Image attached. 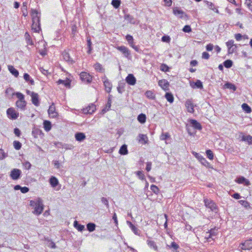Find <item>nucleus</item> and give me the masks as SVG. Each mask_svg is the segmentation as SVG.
Listing matches in <instances>:
<instances>
[{
  "instance_id": "obj_1",
  "label": "nucleus",
  "mask_w": 252,
  "mask_h": 252,
  "mask_svg": "<svg viewBox=\"0 0 252 252\" xmlns=\"http://www.w3.org/2000/svg\"><path fill=\"white\" fill-rule=\"evenodd\" d=\"M32 30L34 32H38L41 30L40 23V13L37 10L33 9L32 12Z\"/></svg>"
},
{
  "instance_id": "obj_2",
  "label": "nucleus",
  "mask_w": 252,
  "mask_h": 252,
  "mask_svg": "<svg viewBox=\"0 0 252 252\" xmlns=\"http://www.w3.org/2000/svg\"><path fill=\"white\" fill-rule=\"evenodd\" d=\"M30 206L34 209L33 212L34 214L38 216L42 213L44 206L42 200L40 198H36L34 200H31L30 201Z\"/></svg>"
},
{
  "instance_id": "obj_3",
  "label": "nucleus",
  "mask_w": 252,
  "mask_h": 252,
  "mask_svg": "<svg viewBox=\"0 0 252 252\" xmlns=\"http://www.w3.org/2000/svg\"><path fill=\"white\" fill-rule=\"evenodd\" d=\"M188 122L189 125H186V129L189 135H193L195 134V132L191 131L190 126L195 130H201L202 129L201 125L196 120L190 119L188 120Z\"/></svg>"
},
{
  "instance_id": "obj_4",
  "label": "nucleus",
  "mask_w": 252,
  "mask_h": 252,
  "mask_svg": "<svg viewBox=\"0 0 252 252\" xmlns=\"http://www.w3.org/2000/svg\"><path fill=\"white\" fill-rule=\"evenodd\" d=\"M13 95H15L18 98L16 102V106L21 110H25L27 105V102L25 100V95L20 92L14 93Z\"/></svg>"
},
{
  "instance_id": "obj_5",
  "label": "nucleus",
  "mask_w": 252,
  "mask_h": 252,
  "mask_svg": "<svg viewBox=\"0 0 252 252\" xmlns=\"http://www.w3.org/2000/svg\"><path fill=\"white\" fill-rule=\"evenodd\" d=\"M238 248L242 250V252H252V239L247 240L240 244Z\"/></svg>"
},
{
  "instance_id": "obj_6",
  "label": "nucleus",
  "mask_w": 252,
  "mask_h": 252,
  "mask_svg": "<svg viewBox=\"0 0 252 252\" xmlns=\"http://www.w3.org/2000/svg\"><path fill=\"white\" fill-rule=\"evenodd\" d=\"M205 206L210 209L212 211L217 213L218 211V207L214 201L206 198L204 200Z\"/></svg>"
},
{
  "instance_id": "obj_7",
  "label": "nucleus",
  "mask_w": 252,
  "mask_h": 252,
  "mask_svg": "<svg viewBox=\"0 0 252 252\" xmlns=\"http://www.w3.org/2000/svg\"><path fill=\"white\" fill-rule=\"evenodd\" d=\"M79 76L81 80L86 84H89L92 81V76L87 72H81Z\"/></svg>"
},
{
  "instance_id": "obj_8",
  "label": "nucleus",
  "mask_w": 252,
  "mask_h": 252,
  "mask_svg": "<svg viewBox=\"0 0 252 252\" xmlns=\"http://www.w3.org/2000/svg\"><path fill=\"white\" fill-rule=\"evenodd\" d=\"M6 114L8 117L11 120H15L19 117V113L16 111L13 107L7 109Z\"/></svg>"
},
{
  "instance_id": "obj_9",
  "label": "nucleus",
  "mask_w": 252,
  "mask_h": 252,
  "mask_svg": "<svg viewBox=\"0 0 252 252\" xmlns=\"http://www.w3.org/2000/svg\"><path fill=\"white\" fill-rule=\"evenodd\" d=\"M102 81L105 87V90L107 93H110L111 91L112 84L105 75L102 78Z\"/></svg>"
},
{
  "instance_id": "obj_10",
  "label": "nucleus",
  "mask_w": 252,
  "mask_h": 252,
  "mask_svg": "<svg viewBox=\"0 0 252 252\" xmlns=\"http://www.w3.org/2000/svg\"><path fill=\"white\" fill-rule=\"evenodd\" d=\"M173 14L180 19H186L188 18V15L178 7H174L173 9Z\"/></svg>"
},
{
  "instance_id": "obj_11",
  "label": "nucleus",
  "mask_w": 252,
  "mask_h": 252,
  "mask_svg": "<svg viewBox=\"0 0 252 252\" xmlns=\"http://www.w3.org/2000/svg\"><path fill=\"white\" fill-rule=\"evenodd\" d=\"M117 49L120 51L124 56L127 59H129L130 56V51L128 48L125 46H120L116 47Z\"/></svg>"
},
{
  "instance_id": "obj_12",
  "label": "nucleus",
  "mask_w": 252,
  "mask_h": 252,
  "mask_svg": "<svg viewBox=\"0 0 252 252\" xmlns=\"http://www.w3.org/2000/svg\"><path fill=\"white\" fill-rule=\"evenodd\" d=\"M21 173L22 172L20 169L14 168L11 171L10 176L12 179L16 180L20 178Z\"/></svg>"
},
{
  "instance_id": "obj_13",
  "label": "nucleus",
  "mask_w": 252,
  "mask_h": 252,
  "mask_svg": "<svg viewBox=\"0 0 252 252\" xmlns=\"http://www.w3.org/2000/svg\"><path fill=\"white\" fill-rule=\"evenodd\" d=\"M96 109V106L94 104L92 103L89 106L82 109V113L84 114H92Z\"/></svg>"
},
{
  "instance_id": "obj_14",
  "label": "nucleus",
  "mask_w": 252,
  "mask_h": 252,
  "mask_svg": "<svg viewBox=\"0 0 252 252\" xmlns=\"http://www.w3.org/2000/svg\"><path fill=\"white\" fill-rule=\"evenodd\" d=\"M185 107L187 109L188 112L190 113H193L194 112V105L191 99H188L185 102Z\"/></svg>"
},
{
  "instance_id": "obj_15",
  "label": "nucleus",
  "mask_w": 252,
  "mask_h": 252,
  "mask_svg": "<svg viewBox=\"0 0 252 252\" xmlns=\"http://www.w3.org/2000/svg\"><path fill=\"white\" fill-rule=\"evenodd\" d=\"M126 39L130 47L133 48L135 51H138V47L134 44V39L132 36L130 34H127L126 36Z\"/></svg>"
},
{
  "instance_id": "obj_16",
  "label": "nucleus",
  "mask_w": 252,
  "mask_h": 252,
  "mask_svg": "<svg viewBox=\"0 0 252 252\" xmlns=\"http://www.w3.org/2000/svg\"><path fill=\"white\" fill-rule=\"evenodd\" d=\"M235 182L238 184H244L247 186H248L251 184L250 181L243 176H240L236 178Z\"/></svg>"
},
{
  "instance_id": "obj_17",
  "label": "nucleus",
  "mask_w": 252,
  "mask_h": 252,
  "mask_svg": "<svg viewBox=\"0 0 252 252\" xmlns=\"http://www.w3.org/2000/svg\"><path fill=\"white\" fill-rule=\"evenodd\" d=\"M126 82L130 85H134L136 83V78L132 74H129L126 78Z\"/></svg>"
},
{
  "instance_id": "obj_18",
  "label": "nucleus",
  "mask_w": 252,
  "mask_h": 252,
  "mask_svg": "<svg viewBox=\"0 0 252 252\" xmlns=\"http://www.w3.org/2000/svg\"><path fill=\"white\" fill-rule=\"evenodd\" d=\"M32 101L33 104H34L36 106H38L39 105V95L37 93H32Z\"/></svg>"
},
{
  "instance_id": "obj_19",
  "label": "nucleus",
  "mask_w": 252,
  "mask_h": 252,
  "mask_svg": "<svg viewBox=\"0 0 252 252\" xmlns=\"http://www.w3.org/2000/svg\"><path fill=\"white\" fill-rule=\"evenodd\" d=\"M48 114L52 118H55L57 116V112L56 111L55 106L54 103L49 106L48 110Z\"/></svg>"
},
{
  "instance_id": "obj_20",
  "label": "nucleus",
  "mask_w": 252,
  "mask_h": 252,
  "mask_svg": "<svg viewBox=\"0 0 252 252\" xmlns=\"http://www.w3.org/2000/svg\"><path fill=\"white\" fill-rule=\"evenodd\" d=\"M126 223L128 226L131 228L132 232L136 235H140V231L135 226L132 222H131L129 221H126Z\"/></svg>"
},
{
  "instance_id": "obj_21",
  "label": "nucleus",
  "mask_w": 252,
  "mask_h": 252,
  "mask_svg": "<svg viewBox=\"0 0 252 252\" xmlns=\"http://www.w3.org/2000/svg\"><path fill=\"white\" fill-rule=\"evenodd\" d=\"M85 133L81 132H77L75 134V138L76 141L82 142L86 139Z\"/></svg>"
},
{
  "instance_id": "obj_22",
  "label": "nucleus",
  "mask_w": 252,
  "mask_h": 252,
  "mask_svg": "<svg viewBox=\"0 0 252 252\" xmlns=\"http://www.w3.org/2000/svg\"><path fill=\"white\" fill-rule=\"evenodd\" d=\"M125 20H127L129 23L132 24H138V21L135 19L132 16L129 14H126L125 15Z\"/></svg>"
},
{
  "instance_id": "obj_23",
  "label": "nucleus",
  "mask_w": 252,
  "mask_h": 252,
  "mask_svg": "<svg viewBox=\"0 0 252 252\" xmlns=\"http://www.w3.org/2000/svg\"><path fill=\"white\" fill-rule=\"evenodd\" d=\"M58 145H61V146H62V148L65 150H72L74 148V146L71 144H64L61 142H58L56 144L57 147H59Z\"/></svg>"
},
{
  "instance_id": "obj_24",
  "label": "nucleus",
  "mask_w": 252,
  "mask_h": 252,
  "mask_svg": "<svg viewBox=\"0 0 252 252\" xmlns=\"http://www.w3.org/2000/svg\"><path fill=\"white\" fill-rule=\"evenodd\" d=\"M49 183L51 187L53 188L57 187L59 183L58 179L54 176H52L50 178Z\"/></svg>"
},
{
  "instance_id": "obj_25",
  "label": "nucleus",
  "mask_w": 252,
  "mask_h": 252,
  "mask_svg": "<svg viewBox=\"0 0 252 252\" xmlns=\"http://www.w3.org/2000/svg\"><path fill=\"white\" fill-rule=\"evenodd\" d=\"M158 85L164 90H167L169 86V83L168 81L164 79L159 80L158 82Z\"/></svg>"
},
{
  "instance_id": "obj_26",
  "label": "nucleus",
  "mask_w": 252,
  "mask_h": 252,
  "mask_svg": "<svg viewBox=\"0 0 252 252\" xmlns=\"http://www.w3.org/2000/svg\"><path fill=\"white\" fill-rule=\"evenodd\" d=\"M8 70L15 77H17L19 75V71L12 65L8 66Z\"/></svg>"
},
{
  "instance_id": "obj_27",
  "label": "nucleus",
  "mask_w": 252,
  "mask_h": 252,
  "mask_svg": "<svg viewBox=\"0 0 252 252\" xmlns=\"http://www.w3.org/2000/svg\"><path fill=\"white\" fill-rule=\"evenodd\" d=\"M147 243L150 248L154 249L155 251H158V248L156 243L154 241L148 240L147 241Z\"/></svg>"
},
{
  "instance_id": "obj_28",
  "label": "nucleus",
  "mask_w": 252,
  "mask_h": 252,
  "mask_svg": "<svg viewBox=\"0 0 252 252\" xmlns=\"http://www.w3.org/2000/svg\"><path fill=\"white\" fill-rule=\"evenodd\" d=\"M63 59L66 62L72 63L74 61L72 58H70L69 54L67 52H63L62 54Z\"/></svg>"
},
{
  "instance_id": "obj_29",
  "label": "nucleus",
  "mask_w": 252,
  "mask_h": 252,
  "mask_svg": "<svg viewBox=\"0 0 252 252\" xmlns=\"http://www.w3.org/2000/svg\"><path fill=\"white\" fill-rule=\"evenodd\" d=\"M119 153L121 155H126L128 154V150L127 148V145L126 144L123 145L119 151Z\"/></svg>"
},
{
  "instance_id": "obj_30",
  "label": "nucleus",
  "mask_w": 252,
  "mask_h": 252,
  "mask_svg": "<svg viewBox=\"0 0 252 252\" xmlns=\"http://www.w3.org/2000/svg\"><path fill=\"white\" fill-rule=\"evenodd\" d=\"M74 227L76 228L79 231H82L85 229L84 225L79 224L77 220H75L73 223Z\"/></svg>"
},
{
  "instance_id": "obj_31",
  "label": "nucleus",
  "mask_w": 252,
  "mask_h": 252,
  "mask_svg": "<svg viewBox=\"0 0 252 252\" xmlns=\"http://www.w3.org/2000/svg\"><path fill=\"white\" fill-rule=\"evenodd\" d=\"M23 77H24V79H25V80L27 82H29L31 85H34V81L33 80V79H32L31 76H30V75L27 73H25L24 74V76H23Z\"/></svg>"
},
{
  "instance_id": "obj_32",
  "label": "nucleus",
  "mask_w": 252,
  "mask_h": 252,
  "mask_svg": "<svg viewBox=\"0 0 252 252\" xmlns=\"http://www.w3.org/2000/svg\"><path fill=\"white\" fill-rule=\"evenodd\" d=\"M94 67L95 70L98 72L102 73L104 71V69L103 68L102 65L98 63H95L94 65Z\"/></svg>"
},
{
  "instance_id": "obj_33",
  "label": "nucleus",
  "mask_w": 252,
  "mask_h": 252,
  "mask_svg": "<svg viewBox=\"0 0 252 252\" xmlns=\"http://www.w3.org/2000/svg\"><path fill=\"white\" fill-rule=\"evenodd\" d=\"M57 83H58V84H63L66 87L70 88V81H69V80H62V79H59L57 82Z\"/></svg>"
},
{
  "instance_id": "obj_34",
  "label": "nucleus",
  "mask_w": 252,
  "mask_h": 252,
  "mask_svg": "<svg viewBox=\"0 0 252 252\" xmlns=\"http://www.w3.org/2000/svg\"><path fill=\"white\" fill-rule=\"evenodd\" d=\"M43 126L45 131H49L52 127L51 122L47 120L44 121L43 122Z\"/></svg>"
},
{
  "instance_id": "obj_35",
  "label": "nucleus",
  "mask_w": 252,
  "mask_h": 252,
  "mask_svg": "<svg viewBox=\"0 0 252 252\" xmlns=\"http://www.w3.org/2000/svg\"><path fill=\"white\" fill-rule=\"evenodd\" d=\"M138 121L141 124H144L146 121V115L143 113H141L137 117Z\"/></svg>"
},
{
  "instance_id": "obj_36",
  "label": "nucleus",
  "mask_w": 252,
  "mask_h": 252,
  "mask_svg": "<svg viewBox=\"0 0 252 252\" xmlns=\"http://www.w3.org/2000/svg\"><path fill=\"white\" fill-rule=\"evenodd\" d=\"M25 38L27 44L31 45H33V42L32 41V38L28 32H26L25 34Z\"/></svg>"
},
{
  "instance_id": "obj_37",
  "label": "nucleus",
  "mask_w": 252,
  "mask_h": 252,
  "mask_svg": "<svg viewBox=\"0 0 252 252\" xmlns=\"http://www.w3.org/2000/svg\"><path fill=\"white\" fill-rule=\"evenodd\" d=\"M206 4L208 5V7L210 9L214 11L215 12H216L217 13H219V11L218 10V9L217 8L215 7V5H214V3H213L211 2L207 1H206Z\"/></svg>"
},
{
  "instance_id": "obj_38",
  "label": "nucleus",
  "mask_w": 252,
  "mask_h": 252,
  "mask_svg": "<svg viewBox=\"0 0 252 252\" xmlns=\"http://www.w3.org/2000/svg\"><path fill=\"white\" fill-rule=\"evenodd\" d=\"M21 9H22V11L23 13V15L25 17L27 16L28 15L27 2H24L23 3Z\"/></svg>"
},
{
  "instance_id": "obj_39",
  "label": "nucleus",
  "mask_w": 252,
  "mask_h": 252,
  "mask_svg": "<svg viewBox=\"0 0 252 252\" xmlns=\"http://www.w3.org/2000/svg\"><path fill=\"white\" fill-rule=\"evenodd\" d=\"M95 224L93 222H89L87 224V229L90 232L94 231L95 229Z\"/></svg>"
},
{
  "instance_id": "obj_40",
  "label": "nucleus",
  "mask_w": 252,
  "mask_h": 252,
  "mask_svg": "<svg viewBox=\"0 0 252 252\" xmlns=\"http://www.w3.org/2000/svg\"><path fill=\"white\" fill-rule=\"evenodd\" d=\"M242 140L247 141L249 144H252V136L250 135L247 136L243 135L242 138Z\"/></svg>"
},
{
  "instance_id": "obj_41",
  "label": "nucleus",
  "mask_w": 252,
  "mask_h": 252,
  "mask_svg": "<svg viewBox=\"0 0 252 252\" xmlns=\"http://www.w3.org/2000/svg\"><path fill=\"white\" fill-rule=\"evenodd\" d=\"M191 86L192 88H196L198 89H203V84L202 82L199 80H197L194 83V86L192 85L191 84Z\"/></svg>"
},
{
  "instance_id": "obj_42",
  "label": "nucleus",
  "mask_w": 252,
  "mask_h": 252,
  "mask_svg": "<svg viewBox=\"0 0 252 252\" xmlns=\"http://www.w3.org/2000/svg\"><path fill=\"white\" fill-rule=\"evenodd\" d=\"M165 97L167 100L170 103H172L174 101V97L173 94L170 93H166Z\"/></svg>"
},
{
  "instance_id": "obj_43",
  "label": "nucleus",
  "mask_w": 252,
  "mask_h": 252,
  "mask_svg": "<svg viewBox=\"0 0 252 252\" xmlns=\"http://www.w3.org/2000/svg\"><path fill=\"white\" fill-rule=\"evenodd\" d=\"M125 84L124 83H119L117 87V91L120 94H122L125 90Z\"/></svg>"
},
{
  "instance_id": "obj_44",
  "label": "nucleus",
  "mask_w": 252,
  "mask_h": 252,
  "mask_svg": "<svg viewBox=\"0 0 252 252\" xmlns=\"http://www.w3.org/2000/svg\"><path fill=\"white\" fill-rule=\"evenodd\" d=\"M207 233H210V237H213L216 236L218 234V229H216V227L212 228L209 230Z\"/></svg>"
},
{
  "instance_id": "obj_45",
  "label": "nucleus",
  "mask_w": 252,
  "mask_h": 252,
  "mask_svg": "<svg viewBox=\"0 0 252 252\" xmlns=\"http://www.w3.org/2000/svg\"><path fill=\"white\" fill-rule=\"evenodd\" d=\"M242 108L247 113H249L252 111L251 108L247 103H243L242 105Z\"/></svg>"
},
{
  "instance_id": "obj_46",
  "label": "nucleus",
  "mask_w": 252,
  "mask_h": 252,
  "mask_svg": "<svg viewBox=\"0 0 252 252\" xmlns=\"http://www.w3.org/2000/svg\"><path fill=\"white\" fill-rule=\"evenodd\" d=\"M223 65L227 68H230L233 65V62L230 60H227L223 63Z\"/></svg>"
},
{
  "instance_id": "obj_47",
  "label": "nucleus",
  "mask_w": 252,
  "mask_h": 252,
  "mask_svg": "<svg viewBox=\"0 0 252 252\" xmlns=\"http://www.w3.org/2000/svg\"><path fill=\"white\" fill-rule=\"evenodd\" d=\"M111 99L110 97H109V98L108 99L107 103L106 105L105 108H104L102 109L103 113H105L106 111H108L109 109L111 107Z\"/></svg>"
},
{
  "instance_id": "obj_48",
  "label": "nucleus",
  "mask_w": 252,
  "mask_h": 252,
  "mask_svg": "<svg viewBox=\"0 0 252 252\" xmlns=\"http://www.w3.org/2000/svg\"><path fill=\"white\" fill-rule=\"evenodd\" d=\"M200 161L203 165L205 166L208 167L210 166V164L209 162L203 157H201V158H200Z\"/></svg>"
},
{
  "instance_id": "obj_49",
  "label": "nucleus",
  "mask_w": 252,
  "mask_h": 252,
  "mask_svg": "<svg viewBox=\"0 0 252 252\" xmlns=\"http://www.w3.org/2000/svg\"><path fill=\"white\" fill-rule=\"evenodd\" d=\"M135 174L141 180H145V175L143 171H138L135 172Z\"/></svg>"
},
{
  "instance_id": "obj_50",
  "label": "nucleus",
  "mask_w": 252,
  "mask_h": 252,
  "mask_svg": "<svg viewBox=\"0 0 252 252\" xmlns=\"http://www.w3.org/2000/svg\"><path fill=\"white\" fill-rule=\"evenodd\" d=\"M121 4V1L119 0H112L111 1V4L115 8H118Z\"/></svg>"
},
{
  "instance_id": "obj_51",
  "label": "nucleus",
  "mask_w": 252,
  "mask_h": 252,
  "mask_svg": "<svg viewBox=\"0 0 252 252\" xmlns=\"http://www.w3.org/2000/svg\"><path fill=\"white\" fill-rule=\"evenodd\" d=\"M170 137V134L168 132L162 133L160 136V140H167Z\"/></svg>"
},
{
  "instance_id": "obj_52",
  "label": "nucleus",
  "mask_w": 252,
  "mask_h": 252,
  "mask_svg": "<svg viewBox=\"0 0 252 252\" xmlns=\"http://www.w3.org/2000/svg\"><path fill=\"white\" fill-rule=\"evenodd\" d=\"M13 146L16 150H19L21 148L22 144L18 141H14L13 142Z\"/></svg>"
},
{
  "instance_id": "obj_53",
  "label": "nucleus",
  "mask_w": 252,
  "mask_h": 252,
  "mask_svg": "<svg viewBox=\"0 0 252 252\" xmlns=\"http://www.w3.org/2000/svg\"><path fill=\"white\" fill-rule=\"evenodd\" d=\"M145 95L148 98L150 99H153L155 98V95L151 91H146L145 93Z\"/></svg>"
},
{
  "instance_id": "obj_54",
  "label": "nucleus",
  "mask_w": 252,
  "mask_h": 252,
  "mask_svg": "<svg viewBox=\"0 0 252 252\" xmlns=\"http://www.w3.org/2000/svg\"><path fill=\"white\" fill-rule=\"evenodd\" d=\"M206 155L207 158L211 160L214 158V154L211 150H207L206 151Z\"/></svg>"
},
{
  "instance_id": "obj_55",
  "label": "nucleus",
  "mask_w": 252,
  "mask_h": 252,
  "mask_svg": "<svg viewBox=\"0 0 252 252\" xmlns=\"http://www.w3.org/2000/svg\"><path fill=\"white\" fill-rule=\"evenodd\" d=\"M225 86L226 87V88L229 89L230 90H232L233 91H235L236 90V86L231 83H226L225 84Z\"/></svg>"
},
{
  "instance_id": "obj_56",
  "label": "nucleus",
  "mask_w": 252,
  "mask_h": 252,
  "mask_svg": "<svg viewBox=\"0 0 252 252\" xmlns=\"http://www.w3.org/2000/svg\"><path fill=\"white\" fill-rule=\"evenodd\" d=\"M160 69L163 72H168L169 71V67L166 64L162 63L160 66Z\"/></svg>"
},
{
  "instance_id": "obj_57",
  "label": "nucleus",
  "mask_w": 252,
  "mask_h": 252,
  "mask_svg": "<svg viewBox=\"0 0 252 252\" xmlns=\"http://www.w3.org/2000/svg\"><path fill=\"white\" fill-rule=\"evenodd\" d=\"M152 191L156 194H158L159 192V189L158 187L155 185H152L150 187Z\"/></svg>"
},
{
  "instance_id": "obj_58",
  "label": "nucleus",
  "mask_w": 252,
  "mask_h": 252,
  "mask_svg": "<svg viewBox=\"0 0 252 252\" xmlns=\"http://www.w3.org/2000/svg\"><path fill=\"white\" fill-rule=\"evenodd\" d=\"M139 137L140 138V142L143 141L144 144H146L147 143V137L146 135L140 134H139Z\"/></svg>"
},
{
  "instance_id": "obj_59",
  "label": "nucleus",
  "mask_w": 252,
  "mask_h": 252,
  "mask_svg": "<svg viewBox=\"0 0 252 252\" xmlns=\"http://www.w3.org/2000/svg\"><path fill=\"white\" fill-rule=\"evenodd\" d=\"M101 202L106 206V208L107 209L109 208V204L108 199L105 197H102L101 198Z\"/></svg>"
},
{
  "instance_id": "obj_60",
  "label": "nucleus",
  "mask_w": 252,
  "mask_h": 252,
  "mask_svg": "<svg viewBox=\"0 0 252 252\" xmlns=\"http://www.w3.org/2000/svg\"><path fill=\"white\" fill-rule=\"evenodd\" d=\"M237 48V46L236 45H234L233 46V47H230V48L229 49H228V54H233L234 52L236 51Z\"/></svg>"
},
{
  "instance_id": "obj_61",
  "label": "nucleus",
  "mask_w": 252,
  "mask_h": 252,
  "mask_svg": "<svg viewBox=\"0 0 252 252\" xmlns=\"http://www.w3.org/2000/svg\"><path fill=\"white\" fill-rule=\"evenodd\" d=\"M234 41L233 40H229L226 43V45L228 49H229L230 47H233V46L236 45L234 44Z\"/></svg>"
},
{
  "instance_id": "obj_62",
  "label": "nucleus",
  "mask_w": 252,
  "mask_h": 252,
  "mask_svg": "<svg viewBox=\"0 0 252 252\" xmlns=\"http://www.w3.org/2000/svg\"><path fill=\"white\" fill-rule=\"evenodd\" d=\"M23 165L25 169L28 170L30 169L32 166L31 164L29 161H25L23 162Z\"/></svg>"
},
{
  "instance_id": "obj_63",
  "label": "nucleus",
  "mask_w": 252,
  "mask_h": 252,
  "mask_svg": "<svg viewBox=\"0 0 252 252\" xmlns=\"http://www.w3.org/2000/svg\"><path fill=\"white\" fill-rule=\"evenodd\" d=\"M183 31L185 32H189L191 31V27L189 25H186L184 27Z\"/></svg>"
},
{
  "instance_id": "obj_64",
  "label": "nucleus",
  "mask_w": 252,
  "mask_h": 252,
  "mask_svg": "<svg viewBox=\"0 0 252 252\" xmlns=\"http://www.w3.org/2000/svg\"><path fill=\"white\" fill-rule=\"evenodd\" d=\"M161 40L163 42L168 43L170 41V38L168 35H164L161 37Z\"/></svg>"
}]
</instances>
